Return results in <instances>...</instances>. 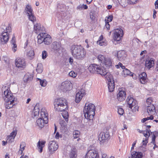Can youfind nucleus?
<instances>
[{"mask_svg": "<svg viewBox=\"0 0 158 158\" xmlns=\"http://www.w3.org/2000/svg\"><path fill=\"white\" fill-rule=\"evenodd\" d=\"M88 70L91 73H96L102 76H106V78L108 80V87L109 91L112 92L114 88V81L112 76L108 73L106 68L101 67L99 65L95 64H91L88 67Z\"/></svg>", "mask_w": 158, "mask_h": 158, "instance_id": "obj_1", "label": "nucleus"}, {"mask_svg": "<svg viewBox=\"0 0 158 158\" xmlns=\"http://www.w3.org/2000/svg\"><path fill=\"white\" fill-rule=\"evenodd\" d=\"M54 104L55 109L56 110L58 111H65L64 112L66 115L64 116L63 114L62 116L65 119L66 121H68V112L65 111V110L68 109V104L66 100L63 98L55 99L54 102Z\"/></svg>", "mask_w": 158, "mask_h": 158, "instance_id": "obj_2", "label": "nucleus"}, {"mask_svg": "<svg viewBox=\"0 0 158 158\" xmlns=\"http://www.w3.org/2000/svg\"><path fill=\"white\" fill-rule=\"evenodd\" d=\"M2 98L5 102L4 105L7 109H10L13 107L15 104V101L17 100L8 89L4 91L3 94H2Z\"/></svg>", "mask_w": 158, "mask_h": 158, "instance_id": "obj_3", "label": "nucleus"}, {"mask_svg": "<svg viewBox=\"0 0 158 158\" xmlns=\"http://www.w3.org/2000/svg\"><path fill=\"white\" fill-rule=\"evenodd\" d=\"M71 50L72 55L77 59L82 60L85 56V51L81 45H73L71 47Z\"/></svg>", "mask_w": 158, "mask_h": 158, "instance_id": "obj_4", "label": "nucleus"}, {"mask_svg": "<svg viewBox=\"0 0 158 158\" xmlns=\"http://www.w3.org/2000/svg\"><path fill=\"white\" fill-rule=\"evenodd\" d=\"M11 31V27L9 25L6 26L5 23L1 26L0 28V33L1 34L0 36V43L4 44L8 41L9 37L8 32Z\"/></svg>", "mask_w": 158, "mask_h": 158, "instance_id": "obj_5", "label": "nucleus"}, {"mask_svg": "<svg viewBox=\"0 0 158 158\" xmlns=\"http://www.w3.org/2000/svg\"><path fill=\"white\" fill-rule=\"evenodd\" d=\"M95 107L91 103H86L84 108L83 113L86 118L92 119L95 115Z\"/></svg>", "mask_w": 158, "mask_h": 158, "instance_id": "obj_6", "label": "nucleus"}, {"mask_svg": "<svg viewBox=\"0 0 158 158\" xmlns=\"http://www.w3.org/2000/svg\"><path fill=\"white\" fill-rule=\"evenodd\" d=\"M41 115H42V118H39L36 121V123L38 126L41 128L43 127L44 124H46L48 123V118L47 114H46L44 112L41 111Z\"/></svg>", "mask_w": 158, "mask_h": 158, "instance_id": "obj_7", "label": "nucleus"}, {"mask_svg": "<svg viewBox=\"0 0 158 158\" xmlns=\"http://www.w3.org/2000/svg\"><path fill=\"white\" fill-rule=\"evenodd\" d=\"M72 87V84L70 81H65L63 82L60 86V89L63 92L70 90Z\"/></svg>", "mask_w": 158, "mask_h": 158, "instance_id": "obj_8", "label": "nucleus"}, {"mask_svg": "<svg viewBox=\"0 0 158 158\" xmlns=\"http://www.w3.org/2000/svg\"><path fill=\"white\" fill-rule=\"evenodd\" d=\"M113 39L114 40L119 41L123 35V30L121 28H118L114 30Z\"/></svg>", "mask_w": 158, "mask_h": 158, "instance_id": "obj_9", "label": "nucleus"}, {"mask_svg": "<svg viewBox=\"0 0 158 158\" xmlns=\"http://www.w3.org/2000/svg\"><path fill=\"white\" fill-rule=\"evenodd\" d=\"M110 135L108 131L106 132H101L99 135V140L101 142L104 143L109 139Z\"/></svg>", "mask_w": 158, "mask_h": 158, "instance_id": "obj_10", "label": "nucleus"}, {"mask_svg": "<svg viewBox=\"0 0 158 158\" xmlns=\"http://www.w3.org/2000/svg\"><path fill=\"white\" fill-rule=\"evenodd\" d=\"M127 102L129 105V107L132 109V108H136L137 106V101L133 98L128 97L127 99Z\"/></svg>", "mask_w": 158, "mask_h": 158, "instance_id": "obj_11", "label": "nucleus"}, {"mask_svg": "<svg viewBox=\"0 0 158 158\" xmlns=\"http://www.w3.org/2000/svg\"><path fill=\"white\" fill-rule=\"evenodd\" d=\"M15 64L16 66L19 68H24L26 66V63L24 59L19 58L16 59Z\"/></svg>", "mask_w": 158, "mask_h": 158, "instance_id": "obj_12", "label": "nucleus"}, {"mask_svg": "<svg viewBox=\"0 0 158 158\" xmlns=\"http://www.w3.org/2000/svg\"><path fill=\"white\" fill-rule=\"evenodd\" d=\"M87 158H99L98 152L94 150H89L87 153Z\"/></svg>", "mask_w": 158, "mask_h": 158, "instance_id": "obj_13", "label": "nucleus"}, {"mask_svg": "<svg viewBox=\"0 0 158 158\" xmlns=\"http://www.w3.org/2000/svg\"><path fill=\"white\" fill-rule=\"evenodd\" d=\"M34 28L35 32L36 33L45 32L44 28L43 26H41L40 23H36L34 25Z\"/></svg>", "mask_w": 158, "mask_h": 158, "instance_id": "obj_14", "label": "nucleus"}, {"mask_svg": "<svg viewBox=\"0 0 158 158\" xmlns=\"http://www.w3.org/2000/svg\"><path fill=\"white\" fill-rule=\"evenodd\" d=\"M154 61L153 58H148L145 61L146 67L149 69H150L154 66Z\"/></svg>", "mask_w": 158, "mask_h": 158, "instance_id": "obj_15", "label": "nucleus"}, {"mask_svg": "<svg viewBox=\"0 0 158 158\" xmlns=\"http://www.w3.org/2000/svg\"><path fill=\"white\" fill-rule=\"evenodd\" d=\"M126 93L125 91L120 90L117 94V99L118 101L121 102L125 99Z\"/></svg>", "mask_w": 158, "mask_h": 158, "instance_id": "obj_16", "label": "nucleus"}, {"mask_svg": "<svg viewBox=\"0 0 158 158\" xmlns=\"http://www.w3.org/2000/svg\"><path fill=\"white\" fill-rule=\"evenodd\" d=\"M147 111L149 115H154L156 113L155 107L154 105L151 106H147Z\"/></svg>", "mask_w": 158, "mask_h": 158, "instance_id": "obj_17", "label": "nucleus"}, {"mask_svg": "<svg viewBox=\"0 0 158 158\" xmlns=\"http://www.w3.org/2000/svg\"><path fill=\"white\" fill-rule=\"evenodd\" d=\"M70 158H77V150L75 147L72 148L69 154Z\"/></svg>", "mask_w": 158, "mask_h": 158, "instance_id": "obj_18", "label": "nucleus"}, {"mask_svg": "<svg viewBox=\"0 0 158 158\" xmlns=\"http://www.w3.org/2000/svg\"><path fill=\"white\" fill-rule=\"evenodd\" d=\"M45 141H40V140L37 143V148L39 152L41 153L43 151V148L44 147Z\"/></svg>", "mask_w": 158, "mask_h": 158, "instance_id": "obj_19", "label": "nucleus"}, {"mask_svg": "<svg viewBox=\"0 0 158 158\" xmlns=\"http://www.w3.org/2000/svg\"><path fill=\"white\" fill-rule=\"evenodd\" d=\"M33 77V74L27 73L24 75L23 80L24 82H29L32 80Z\"/></svg>", "mask_w": 158, "mask_h": 158, "instance_id": "obj_20", "label": "nucleus"}, {"mask_svg": "<svg viewBox=\"0 0 158 158\" xmlns=\"http://www.w3.org/2000/svg\"><path fill=\"white\" fill-rule=\"evenodd\" d=\"M126 56L124 51H119L117 53V57L120 61L124 60Z\"/></svg>", "mask_w": 158, "mask_h": 158, "instance_id": "obj_21", "label": "nucleus"}, {"mask_svg": "<svg viewBox=\"0 0 158 158\" xmlns=\"http://www.w3.org/2000/svg\"><path fill=\"white\" fill-rule=\"evenodd\" d=\"M58 148V144L55 141H52L50 143V151L51 153H53Z\"/></svg>", "mask_w": 158, "mask_h": 158, "instance_id": "obj_22", "label": "nucleus"}, {"mask_svg": "<svg viewBox=\"0 0 158 158\" xmlns=\"http://www.w3.org/2000/svg\"><path fill=\"white\" fill-rule=\"evenodd\" d=\"M16 131H14L12 132L10 135L8 136L7 138V141H8L9 143H12L13 142L14 139L17 134Z\"/></svg>", "mask_w": 158, "mask_h": 158, "instance_id": "obj_23", "label": "nucleus"}, {"mask_svg": "<svg viewBox=\"0 0 158 158\" xmlns=\"http://www.w3.org/2000/svg\"><path fill=\"white\" fill-rule=\"evenodd\" d=\"M140 81L142 84H144L147 81V74L145 72H143L139 76Z\"/></svg>", "mask_w": 158, "mask_h": 158, "instance_id": "obj_24", "label": "nucleus"}, {"mask_svg": "<svg viewBox=\"0 0 158 158\" xmlns=\"http://www.w3.org/2000/svg\"><path fill=\"white\" fill-rule=\"evenodd\" d=\"M16 41L15 39L14 35H13V36L12 37L11 40V44L12 47V49L13 51L15 52L17 50V46L15 43Z\"/></svg>", "mask_w": 158, "mask_h": 158, "instance_id": "obj_25", "label": "nucleus"}, {"mask_svg": "<svg viewBox=\"0 0 158 158\" xmlns=\"http://www.w3.org/2000/svg\"><path fill=\"white\" fill-rule=\"evenodd\" d=\"M61 47L59 43L57 42H54L52 44L51 48L55 52H57Z\"/></svg>", "mask_w": 158, "mask_h": 158, "instance_id": "obj_26", "label": "nucleus"}, {"mask_svg": "<svg viewBox=\"0 0 158 158\" xmlns=\"http://www.w3.org/2000/svg\"><path fill=\"white\" fill-rule=\"evenodd\" d=\"M143 153L141 152L133 151L131 152V158H142Z\"/></svg>", "mask_w": 158, "mask_h": 158, "instance_id": "obj_27", "label": "nucleus"}, {"mask_svg": "<svg viewBox=\"0 0 158 158\" xmlns=\"http://www.w3.org/2000/svg\"><path fill=\"white\" fill-rule=\"evenodd\" d=\"M39 106V103H37L33 110L32 115H34V118L35 117H36L39 114L40 112Z\"/></svg>", "mask_w": 158, "mask_h": 158, "instance_id": "obj_28", "label": "nucleus"}, {"mask_svg": "<svg viewBox=\"0 0 158 158\" xmlns=\"http://www.w3.org/2000/svg\"><path fill=\"white\" fill-rule=\"evenodd\" d=\"M122 75L124 77H125L127 75L133 77L134 75H135V74L131 72L129 70L126 68L123 70L122 72Z\"/></svg>", "mask_w": 158, "mask_h": 158, "instance_id": "obj_29", "label": "nucleus"}, {"mask_svg": "<svg viewBox=\"0 0 158 158\" xmlns=\"http://www.w3.org/2000/svg\"><path fill=\"white\" fill-rule=\"evenodd\" d=\"M46 33L45 32L40 33L37 36L38 43L40 44L44 42V38L45 37Z\"/></svg>", "mask_w": 158, "mask_h": 158, "instance_id": "obj_30", "label": "nucleus"}, {"mask_svg": "<svg viewBox=\"0 0 158 158\" xmlns=\"http://www.w3.org/2000/svg\"><path fill=\"white\" fill-rule=\"evenodd\" d=\"M103 64H104L107 68L111 67L112 66V62L110 58H106Z\"/></svg>", "mask_w": 158, "mask_h": 158, "instance_id": "obj_31", "label": "nucleus"}, {"mask_svg": "<svg viewBox=\"0 0 158 158\" xmlns=\"http://www.w3.org/2000/svg\"><path fill=\"white\" fill-rule=\"evenodd\" d=\"M61 12H58L56 15V16L60 20L63 19L65 15V13L62 10H60Z\"/></svg>", "mask_w": 158, "mask_h": 158, "instance_id": "obj_32", "label": "nucleus"}, {"mask_svg": "<svg viewBox=\"0 0 158 158\" xmlns=\"http://www.w3.org/2000/svg\"><path fill=\"white\" fill-rule=\"evenodd\" d=\"M83 97V96L82 95H81L80 94V93L78 92L77 93L76 95V98L75 100V102L77 103L79 102L81 99Z\"/></svg>", "mask_w": 158, "mask_h": 158, "instance_id": "obj_33", "label": "nucleus"}, {"mask_svg": "<svg viewBox=\"0 0 158 158\" xmlns=\"http://www.w3.org/2000/svg\"><path fill=\"white\" fill-rule=\"evenodd\" d=\"M43 70V67L42 64H37V66L36 69L37 72L39 73H41Z\"/></svg>", "mask_w": 158, "mask_h": 158, "instance_id": "obj_34", "label": "nucleus"}, {"mask_svg": "<svg viewBox=\"0 0 158 158\" xmlns=\"http://www.w3.org/2000/svg\"><path fill=\"white\" fill-rule=\"evenodd\" d=\"M104 56L102 55H99L97 57V59L100 62L103 63L105 62V60L106 59Z\"/></svg>", "mask_w": 158, "mask_h": 158, "instance_id": "obj_35", "label": "nucleus"}, {"mask_svg": "<svg viewBox=\"0 0 158 158\" xmlns=\"http://www.w3.org/2000/svg\"><path fill=\"white\" fill-rule=\"evenodd\" d=\"M26 145V144L24 142H22L20 143V149L19 150V153L21 154H22L23 151L24 149V147Z\"/></svg>", "mask_w": 158, "mask_h": 158, "instance_id": "obj_36", "label": "nucleus"}, {"mask_svg": "<svg viewBox=\"0 0 158 158\" xmlns=\"http://www.w3.org/2000/svg\"><path fill=\"white\" fill-rule=\"evenodd\" d=\"M60 124L62 128L66 130L67 129V123L64 120H61L60 122Z\"/></svg>", "mask_w": 158, "mask_h": 158, "instance_id": "obj_37", "label": "nucleus"}, {"mask_svg": "<svg viewBox=\"0 0 158 158\" xmlns=\"http://www.w3.org/2000/svg\"><path fill=\"white\" fill-rule=\"evenodd\" d=\"M25 10L27 12V13L28 15H29L30 14H32V9L31 7V6L27 5L25 8Z\"/></svg>", "mask_w": 158, "mask_h": 158, "instance_id": "obj_38", "label": "nucleus"}, {"mask_svg": "<svg viewBox=\"0 0 158 158\" xmlns=\"http://www.w3.org/2000/svg\"><path fill=\"white\" fill-rule=\"evenodd\" d=\"M37 81H40V84L42 87H45L47 85L46 81L45 80H42L40 78H37Z\"/></svg>", "mask_w": 158, "mask_h": 158, "instance_id": "obj_39", "label": "nucleus"}, {"mask_svg": "<svg viewBox=\"0 0 158 158\" xmlns=\"http://www.w3.org/2000/svg\"><path fill=\"white\" fill-rule=\"evenodd\" d=\"M80 132L77 130L74 131L73 132V137L75 138H78L80 135Z\"/></svg>", "mask_w": 158, "mask_h": 158, "instance_id": "obj_40", "label": "nucleus"}, {"mask_svg": "<svg viewBox=\"0 0 158 158\" xmlns=\"http://www.w3.org/2000/svg\"><path fill=\"white\" fill-rule=\"evenodd\" d=\"M28 16H29V19L30 21L33 22L36 21V18L33 13L30 14L29 15H28Z\"/></svg>", "mask_w": 158, "mask_h": 158, "instance_id": "obj_41", "label": "nucleus"}, {"mask_svg": "<svg viewBox=\"0 0 158 158\" xmlns=\"http://www.w3.org/2000/svg\"><path fill=\"white\" fill-rule=\"evenodd\" d=\"M34 52L33 50H30L27 53V55L28 56L30 57V58H32L34 56Z\"/></svg>", "mask_w": 158, "mask_h": 158, "instance_id": "obj_42", "label": "nucleus"}, {"mask_svg": "<svg viewBox=\"0 0 158 158\" xmlns=\"http://www.w3.org/2000/svg\"><path fill=\"white\" fill-rule=\"evenodd\" d=\"M153 101L151 98H148L146 100L147 106H151V105H153L152 103Z\"/></svg>", "mask_w": 158, "mask_h": 158, "instance_id": "obj_43", "label": "nucleus"}, {"mask_svg": "<svg viewBox=\"0 0 158 158\" xmlns=\"http://www.w3.org/2000/svg\"><path fill=\"white\" fill-rule=\"evenodd\" d=\"M44 42L45 44H49V38L48 37H44Z\"/></svg>", "mask_w": 158, "mask_h": 158, "instance_id": "obj_44", "label": "nucleus"}, {"mask_svg": "<svg viewBox=\"0 0 158 158\" xmlns=\"http://www.w3.org/2000/svg\"><path fill=\"white\" fill-rule=\"evenodd\" d=\"M97 44H99L100 46H106L107 45V42L103 40H102L101 41H97Z\"/></svg>", "mask_w": 158, "mask_h": 158, "instance_id": "obj_45", "label": "nucleus"}, {"mask_svg": "<svg viewBox=\"0 0 158 158\" xmlns=\"http://www.w3.org/2000/svg\"><path fill=\"white\" fill-rule=\"evenodd\" d=\"M118 114L122 115H123L124 113V111L122 108L120 107H118Z\"/></svg>", "mask_w": 158, "mask_h": 158, "instance_id": "obj_46", "label": "nucleus"}, {"mask_svg": "<svg viewBox=\"0 0 158 158\" xmlns=\"http://www.w3.org/2000/svg\"><path fill=\"white\" fill-rule=\"evenodd\" d=\"M87 119H89V120L88 121V122L86 124V125L87 126H89V127L90 126H91L93 125V121L92 120L93 119L90 118H87Z\"/></svg>", "mask_w": 158, "mask_h": 158, "instance_id": "obj_47", "label": "nucleus"}, {"mask_svg": "<svg viewBox=\"0 0 158 158\" xmlns=\"http://www.w3.org/2000/svg\"><path fill=\"white\" fill-rule=\"evenodd\" d=\"M113 16L112 15H109L108 17H106L105 21H108V22H111L113 19Z\"/></svg>", "mask_w": 158, "mask_h": 158, "instance_id": "obj_48", "label": "nucleus"}, {"mask_svg": "<svg viewBox=\"0 0 158 158\" xmlns=\"http://www.w3.org/2000/svg\"><path fill=\"white\" fill-rule=\"evenodd\" d=\"M69 76L75 78L76 77L77 74L73 71H72L69 73Z\"/></svg>", "mask_w": 158, "mask_h": 158, "instance_id": "obj_49", "label": "nucleus"}, {"mask_svg": "<svg viewBox=\"0 0 158 158\" xmlns=\"http://www.w3.org/2000/svg\"><path fill=\"white\" fill-rule=\"evenodd\" d=\"M48 56L47 53L45 51H44L42 52V58L44 59Z\"/></svg>", "mask_w": 158, "mask_h": 158, "instance_id": "obj_50", "label": "nucleus"}, {"mask_svg": "<svg viewBox=\"0 0 158 158\" xmlns=\"http://www.w3.org/2000/svg\"><path fill=\"white\" fill-rule=\"evenodd\" d=\"M3 59L6 63H8L9 61V59L6 56H3Z\"/></svg>", "mask_w": 158, "mask_h": 158, "instance_id": "obj_51", "label": "nucleus"}, {"mask_svg": "<svg viewBox=\"0 0 158 158\" xmlns=\"http://www.w3.org/2000/svg\"><path fill=\"white\" fill-rule=\"evenodd\" d=\"M129 2V3L130 4H135L138 0H127Z\"/></svg>", "mask_w": 158, "mask_h": 158, "instance_id": "obj_52", "label": "nucleus"}, {"mask_svg": "<svg viewBox=\"0 0 158 158\" xmlns=\"http://www.w3.org/2000/svg\"><path fill=\"white\" fill-rule=\"evenodd\" d=\"M156 137V136L154 135V134H153L152 135V141L151 142L152 143H155V139Z\"/></svg>", "mask_w": 158, "mask_h": 158, "instance_id": "obj_53", "label": "nucleus"}, {"mask_svg": "<svg viewBox=\"0 0 158 158\" xmlns=\"http://www.w3.org/2000/svg\"><path fill=\"white\" fill-rule=\"evenodd\" d=\"M105 26L107 29L109 30L110 29V25L109 24V23L108 22V21L105 22Z\"/></svg>", "mask_w": 158, "mask_h": 158, "instance_id": "obj_54", "label": "nucleus"}, {"mask_svg": "<svg viewBox=\"0 0 158 158\" xmlns=\"http://www.w3.org/2000/svg\"><path fill=\"white\" fill-rule=\"evenodd\" d=\"M79 92L80 93V94L81 95H82L83 96L85 95V90L83 89H81V91Z\"/></svg>", "mask_w": 158, "mask_h": 158, "instance_id": "obj_55", "label": "nucleus"}, {"mask_svg": "<svg viewBox=\"0 0 158 158\" xmlns=\"http://www.w3.org/2000/svg\"><path fill=\"white\" fill-rule=\"evenodd\" d=\"M77 9L79 10H81L83 9L82 5L80 4L77 7Z\"/></svg>", "mask_w": 158, "mask_h": 158, "instance_id": "obj_56", "label": "nucleus"}, {"mask_svg": "<svg viewBox=\"0 0 158 158\" xmlns=\"http://www.w3.org/2000/svg\"><path fill=\"white\" fill-rule=\"evenodd\" d=\"M145 132L146 131H144L143 132V134L144 136L146 137V139H148V138L149 136V134H148V133H146Z\"/></svg>", "mask_w": 158, "mask_h": 158, "instance_id": "obj_57", "label": "nucleus"}, {"mask_svg": "<svg viewBox=\"0 0 158 158\" xmlns=\"http://www.w3.org/2000/svg\"><path fill=\"white\" fill-rule=\"evenodd\" d=\"M146 132L148 133L149 134V136H150L152 134V132H151L150 130L149 129H147L145 131Z\"/></svg>", "mask_w": 158, "mask_h": 158, "instance_id": "obj_58", "label": "nucleus"}, {"mask_svg": "<svg viewBox=\"0 0 158 158\" xmlns=\"http://www.w3.org/2000/svg\"><path fill=\"white\" fill-rule=\"evenodd\" d=\"M90 18L92 20H95V17L93 13L90 14Z\"/></svg>", "mask_w": 158, "mask_h": 158, "instance_id": "obj_59", "label": "nucleus"}, {"mask_svg": "<svg viewBox=\"0 0 158 158\" xmlns=\"http://www.w3.org/2000/svg\"><path fill=\"white\" fill-rule=\"evenodd\" d=\"M148 139H146L145 140H143L142 142L143 145H146L148 142Z\"/></svg>", "mask_w": 158, "mask_h": 158, "instance_id": "obj_60", "label": "nucleus"}, {"mask_svg": "<svg viewBox=\"0 0 158 158\" xmlns=\"http://www.w3.org/2000/svg\"><path fill=\"white\" fill-rule=\"evenodd\" d=\"M119 65L120 67H121L122 69H123V70L126 69L125 66L123 65V64L120 62L119 63Z\"/></svg>", "mask_w": 158, "mask_h": 158, "instance_id": "obj_61", "label": "nucleus"}, {"mask_svg": "<svg viewBox=\"0 0 158 158\" xmlns=\"http://www.w3.org/2000/svg\"><path fill=\"white\" fill-rule=\"evenodd\" d=\"M156 11L155 10H154L153 11V17L154 19H155L156 18Z\"/></svg>", "mask_w": 158, "mask_h": 158, "instance_id": "obj_62", "label": "nucleus"}, {"mask_svg": "<svg viewBox=\"0 0 158 158\" xmlns=\"http://www.w3.org/2000/svg\"><path fill=\"white\" fill-rule=\"evenodd\" d=\"M155 5L156 9L158 8V0H157L155 2Z\"/></svg>", "mask_w": 158, "mask_h": 158, "instance_id": "obj_63", "label": "nucleus"}, {"mask_svg": "<svg viewBox=\"0 0 158 158\" xmlns=\"http://www.w3.org/2000/svg\"><path fill=\"white\" fill-rule=\"evenodd\" d=\"M69 62L70 64H72L73 62V59L72 58L70 57L69 59Z\"/></svg>", "mask_w": 158, "mask_h": 158, "instance_id": "obj_64", "label": "nucleus"}]
</instances>
